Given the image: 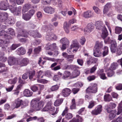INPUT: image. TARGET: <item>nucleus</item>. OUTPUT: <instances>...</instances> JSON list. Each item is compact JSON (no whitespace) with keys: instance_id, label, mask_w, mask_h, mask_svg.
I'll use <instances>...</instances> for the list:
<instances>
[{"instance_id":"f257e3e1","label":"nucleus","mask_w":122,"mask_h":122,"mask_svg":"<svg viewBox=\"0 0 122 122\" xmlns=\"http://www.w3.org/2000/svg\"><path fill=\"white\" fill-rule=\"evenodd\" d=\"M44 105V102L42 101H39L36 99L32 100L31 102V106L33 109L36 111H38L42 108Z\"/></svg>"},{"instance_id":"f03ea898","label":"nucleus","mask_w":122,"mask_h":122,"mask_svg":"<svg viewBox=\"0 0 122 122\" xmlns=\"http://www.w3.org/2000/svg\"><path fill=\"white\" fill-rule=\"evenodd\" d=\"M96 28L97 29L102 30V37L104 39L108 35V32L105 26L104 27L102 22L99 21L96 22L95 23Z\"/></svg>"},{"instance_id":"7ed1b4c3","label":"nucleus","mask_w":122,"mask_h":122,"mask_svg":"<svg viewBox=\"0 0 122 122\" xmlns=\"http://www.w3.org/2000/svg\"><path fill=\"white\" fill-rule=\"evenodd\" d=\"M103 39H104V42L106 44L110 43L111 44L110 49L112 53H115L116 51L117 45L116 41L114 40H110L109 37L106 36Z\"/></svg>"},{"instance_id":"20e7f679","label":"nucleus","mask_w":122,"mask_h":122,"mask_svg":"<svg viewBox=\"0 0 122 122\" xmlns=\"http://www.w3.org/2000/svg\"><path fill=\"white\" fill-rule=\"evenodd\" d=\"M102 46L101 43L98 41L96 42L95 45L93 50V54L95 57H98L102 55V53L100 50V48Z\"/></svg>"},{"instance_id":"39448f33","label":"nucleus","mask_w":122,"mask_h":122,"mask_svg":"<svg viewBox=\"0 0 122 122\" xmlns=\"http://www.w3.org/2000/svg\"><path fill=\"white\" fill-rule=\"evenodd\" d=\"M15 106L14 108H17L20 107L21 105L24 106H26L27 105V103L25 101H23L22 100L19 98H17L15 100Z\"/></svg>"},{"instance_id":"423d86ee","label":"nucleus","mask_w":122,"mask_h":122,"mask_svg":"<svg viewBox=\"0 0 122 122\" xmlns=\"http://www.w3.org/2000/svg\"><path fill=\"white\" fill-rule=\"evenodd\" d=\"M9 4L7 0L0 2V10H6L9 8Z\"/></svg>"},{"instance_id":"0eeeda50","label":"nucleus","mask_w":122,"mask_h":122,"mask_svg":"<svg viewBox=\"0 0 122 122\" xmlns=\"http://www.w3.org/2000/svg\"><path fill=\"white\" fill-rule=\"evenodd\" d=\"M97 86L96 84H93L92 86L88 87L86 89L87 92L89 93H94L97 91Z\"/></svg>"},{"instance_id":"6e6552de","label":"nucleus","mask_w":122,"mask_h":122,"mask_svg":"<svg viewBox=\"0 0 122 122\" xmlns=\"http://www.w3.org/2000/svg\"><path fill=\"white\" fill-rule=\"evenodd\" d=\"M9 10L12 13H14L15 15H17L20 13V9L17 8L15 5H10L9 6Z\"/></svg>"},{"instance_id":"1a4fd4ad","label":"nucleus","mask_w":122,"mask_h":122,"mask_svg":"<svg viewBox=\"0 0 122 122\" xmlns=\"http://www.w3.org/2000/svg\"><path fill=\"white\" fill-rule=\"evenodd\" d=\"M116 104L113 102H111L109 104L105 106V109L108 113H110L112 109L114 108L116 106Z\"/></svg>"},{"instance_id":"9d476101","label":"nucleus","mask_w":122,"mask_h":122,"mask_svg":"<svg viewBox=\"0 0 122 122\" xmlns=\"http://www.w3.org/2000/svg\"><path fill=\"white\" fill-rule=\"evenodd\" d=\"M102 107L101 105H98L94 110L92 111V114L94 115H97L100 114L102 111Z\"/></svg>"},{"instance_id":"9b49d317","label":"nucleus","mask_w":122,"mask_h":122,"mask_svg":"<svg viewBox=\"0 0 122 122\" xmlns=\"http://www.w3.org/2000/svg\"><path fill=\"white\" fill-rule=\"evenodd\" d=\"M94 28V25L92 23L88 24L86 27L84 29V32L85 34L91 32L93 30Z\"/></svg>"},{"instance_id":"f8f14e48","label":"nucleus","mask_w":122,"mask_h":122,"mask_svg":"<svg viewBox=\"0 0 122 122\" xmlns=\"http://www.w3.org/2000/svg\"><path fill=\"white\" fill-rule=\"evenodd\" d=\"M78 48L79 45L78 43H73L71 45L70 48L67 49V52L68 53L70 54L71 53V49H73V51H76L78 50Z\"/></svg>"},{"instance_id":"ddd939ff","label":"nucleus","mask_w":122,"mask_h":122,"mask_svg":"<svg viewBox=\"0 0 122 122\" xmlns=\"http://www.w3.org/2000/svg\"><path fill=\"white\" fill-rule=\"evenodd\" d=\"M8 64L10 66L16 64L17 62V59L12 56H9L8 59Z\"/></svg>"},{"instance_id":"4468645a","label":"nucleus","mask_w":122,"mask_h":122,"mask_svg":"<svg viewBox=\"0 0 122 122\" xmlns=\"http://www.w3.org/2000/svg\"><path fill=\"white\" fill-rule=\"evenodd\" d=\"M9 39H7V40H5L3 41V40L0 39V44H2L5 45V46L2 47V48L3 51H6L8 49L7 46L9 42Z\"/></svg>"},{"instance_id":"2eb2a0df","label":"nucleus","mask_w":122,"mask_h":122,"mask_svg":"<svg viewBox=\"0 0 122 122\" xmlns=\"http://www.w3.org/2000/svg\"><path fill=\"white\" fill-rule=\"evenodd\" d=\"M94 15V12L90 10L85 11L83 14V17L86 18L93 17Z\"/></svg>"},{"instance_id":"dca6fc26","label":"nucleus","mask_w":122,"mask_h":122,"mask_svg":"<svg viewBox=\"0 0 122 122\" xmlns=\"http://www.w3.org/2000/svg\"><path fill=\"white\" fill-rule=\"evenodd\" d=\"M8 15V14L6 12H3L0 13V21L2 22L5 21Z\"/></svg>"},{"instance_id":"f3484780","label":"nucleus","mask_w":122,"mask_h":122,"mask_svg":"<svg viewBox=\"0 0 122 122\" xmlns=\"http://www.w3.org/2000/svg\"><path fill=\"white\" fill-rule=\"evenodd\" d=\"M17 53L19 55H23L25 54L26 51L25 49L23 47L18 48L16 50Z\"/></svg>"},{"instance_id":"a211bd4d","label":"nucleus","mask_w":122,"mask_h":122,"mask_svg":"<svg viewBox=\"0 0 122 122\" xmlns=\"http://www.w3.org/2000/svg\"><path fill=\"white\" fill-rule=\"evenodd\" d=\"M71 92V90L70 89L66 88L63 90L62 93L64 97H66L69 96Z\"/></svg>"},{"instance_id":"6ab92c4d","label":"nucleus","mask_w":122,"mask_h":122,"mask_svg":"<svg viewBox=\"0 0 122 122\" xmlns=\"http://www.w3.org/2000/svg\"><path fill=\"white\" fill-rule=\"evenodd\" d=\"M29 33L31 36H32L34 38L36 37H40L41 35L37 31H30L29 32Z\"/></svg>"},{"instance_id":"aec40b11","label":"nucleus","mask_w":122,"mask_h":122,"mask_svg":"<svg viewBox=\"0 0 122 122\" xmlns=\"http://www.w3.org/2000/svg\"><path fill=\"white\" fill-rule=\"evenodd\" d=\"M80 71L77 70H74L71 74V77L72 78L76 77L80 75Z\"/></svg>"},{"instance_id":"412c9836","label":"nucleus","mask_w":122,"mask_h":122,"mask_svg":"<svg viewBox=\"0 0 122 122\" xmlns=\"http://www.w3.org/2000/svg\"><path fill=\"white\" fill-rule=\"evenodd\" d=\"M44 10L46 13L52 14L54 12L55 9L51 7H48L45 8Z\"/></svg>"},{"instance_id":"4be33fe9","label":"nucleus","mask_w":122,"mask_h":122,"mask_svg":"<svg viewBox=\"0 0 122 122\" xmlns=\"http://www.w3.org/2000/svg\"><path fill=\"white\" fill-rule=\"evenodd\" d=\"M111 6V4L110 3H107L106 5L104 8L103 13L104 14L106 13L108 11L109 9Z\"/></svg>"},{"instance_id":"5701e85b","label":"nucleus","mask_w":122,"mask_h":122,"mask_svg":"<svg viewBox=\"0 0 122 122\" xmlns=\"http://www.w3.org/2000/svg\"><path fill=\"white\" fill-rule=\"evenodd\" d=\"M29 62V60L27 58H23L20 62V65L21 66H26Z\"/></svg>"},{"instance_id":"b1692460","label":"nucleus","mask_w":122,"mask_h":122,"mask_svg":"<svg viewBox=\"0 0 122 122\" xmlns=\"http://www.w3.org/2000/svg\"><path fill=\"white\" fill-rule=\"evenodd\" d=\"M23 94L24 96L26 97H29L32 96V92L28 89H26L24 91Z\"/></svg>"},{"instance_id":"393cba45","label":"nucleus","mask_w":122,"mask_h":122,"mask_svg":"<svg viewBox=\"0 0 122 122\" xmlns=\"http://www.w3.org/2000/svg\"><path fill=\"white\" fill-rule=\"evenodd\" d=\"M110 114L109 116V118L110 119H112L114 118L116 115V111L115 110H112L109 113Z\"/></svg>"},{"instance_id":"a878e982","label":"nucleus","mask_w":122,"mask_h":122,"mask_svg":"<svg viewBox=\"0 0 122 122\" xmlns=\"http://www.w3.org/2000/svg\"><path fill=\"white\" fill-rule=\"evenodd\" d=\"M28 33L24 30H22L21 32V34H18L17 36V37L19 39V37L20 36H22L25 37H28Z\"/></svg>"},{"instance_id":"bb28decb","label":"nucleus","mask_w":122,"mask_h":122,"mask_svg":"<svg viewBox=\"0 0 122 122\" xmlns=\"http://www.w3.org/2000/svg\"><path fill=\"white\" fill-rule=\"evenodd\" d=\"M55 110V108L54 107H51L48 106H46L42 109V111H48L49 110L50 111H52L53 112H54Z\"/></svg>"},{"instance_id":"cd10ccee","label":"nucleus","mask_w":122,"mask_h":122,"mask_svg":"<svg viewBox=\"0 0 122 122\" xmlns=\"http://www.w3.org/2000/svg\"><path fill=\"white\" fill-rule=\"evenodd\" d=\"M121 113V115L122 116V101L119 104L118 107L117 112V114L118 115Z\"/></svg>"},{"instance_id":"c85d7f7f","label":"nucleus","mask_w":122,"mask_h":122,"mask_svg":"<svg viewBox=\"0 0 122 122\" xmlns=\"http://www.w3.org/2000/svg\"><path fill=\"white\" fill-rule=\"evenodd\" d=\"M64 29L66 32L68 33L69 32V25L66 22H65L64 24Z\"/></svg>"},{"instance_id":"c756f323","label":"nucleus","mask_w":122,"mask_h":122,"mask_svg":"<svg viewBox=\"0 0 122 122\" xmlns=\"http://www.w3.org/2000/svg\"><path fill=\"white\" fill-rule=\"evenodd\" d=\"M117 54L119 55L122 53V44H120L116 51Z\"/></svg>"},{"instance_id":"7c9ffc66","label":"nucleus","mask_w":122,"mask_h":122,"mask_svg":"<svg viewBox=\"0 0 122 122\" xmlns=\"http://www.w3.org/2000/svg\"><path fill=\"white\" fill-rule=\"evenodd\" d=\"M30 7V5L29 4H25L23 6L22 11L25 13L28 11Z\"/></svg>"},{"instance_id":"2f4dec72","label":"nucleus","mask_w":122,"mask_h":122,"mask_svg":"<svg viewBox=\"0 0 122 122\" xmlns=\"http://www.w3.org/2000/svg\"><path fill=\"white\" fill-rule=\"evenodd\" d=\"M7 59V57L5 55L4 53H2L0 56V60L1 62H5L6 61Z\"/></svg>"},{"instance_id":"473e14b6","label":"nucleus","mask_w":122,"mask_h":122,"mask_svg":"<svg viewBox=\"0 0 122 122\" xmlns=\"http://www.w3.org/2000/svg\"><path fill=\"white\" fill-rule=\"evenodd\" d=\"M114 73L113 70L109 68L107 71V74L108 76L111 77L114 75Z\"/></svg>"},{"instance_id":"72a5a7b5","label":"nucleus","mask_w":122,"mask_h":122,"mask_svg":"<svg viewBox=\"0 0 122 122\" xmlns=\"http://www.w3.org/2000/svg\"><path fill=\"white\" fill-rule=\"evenodd\" d=\"M115 8L116 10L120 13H122V5L116 4L115 5Z\"/></svg>"},{"instance_id":"f704fd0d","label":"nucleus","mask_w":122,"mask_h":122,"mask_svg":"<svg viewBox=\"0 0 122 122\" xmlns=\"http://www.w3.org/2000/svg\"><path fill=\"white\" fill-rule=\"evenodd\" d=\"M115 33L116 34H119L122 31V28L121 27L116 26L115 28Z\"/></svg>"},{"instance_id":"c9c22d12","label":"nucleus","mask_w":122,"mask_h":122,"mask_svg":"<svg viewBox=\"0 0 122 122\" xmlns=\"http://www.w3.org/2000/svg\"><path fill=\"white\" fill-rule=\"evenodd\" d=\"M31 17L28 14H23L22 15L23 18L26 21L29 20L31 18Z\"/></svg>"},{"instance_id":"e433bc0d","label":"nucleus","mask_w":122,"mask_h":122,"mask_svg":"<svg viewBox=\"0 0 122 122\" xmlns=\"http://www.w3.org/2000/svg\"><path fill=\"white\" fill-rule=\"evenodd\" d=\"M76 117H78V118H73L69 122H79V120H80L81 122L82 120V118L81 117L78 115H77Z\"/></svg>"},{"instance_id":"4c0bfd02","label":"nucleus","mask_w":122,"mask_h":122,"mask_svg":"<svg viewBox=\"0 0 122 122\" xmlns=\"http://www.w3.org/2000/svg\"><path fill=\"white\" fill-rule=\"evenodd\" d=\"M111 100V96L109 94H107L104 95V100L105 101H110Z\"/></svg>"},{"instance_id":"58836bf2","label":"nucleus","mask_w":122,"mask_h":122,"mask_svg":"<svg viewBox=\"0 0 122 122\" xmlns=\"http://www.w3.org/2000/svg\"><path fill=\"white\" fill-rule=\"evenodd\" d=\"M63 101L62 99L56 100L54 103V105L56 106H59L62 103Z\"/></svg>"},{"instance_id":"ea45409f","label":"nucleus","mask_w":122,"mask_h":122,"mask_svg":"<svg viewBox=\"0 0 122 122\" xmlns=\"http://www.w3.org/2000/svg\"><path fill=\"white\" fill-rule=\"evenodd\" d=\"M108 53V48L107 46H105L104 48V51L102 53L103 56L107 55Z\"/></svg>"},{"instance_id":"a19ab883","label":"nucleus","mask_w":122,"mask_h":122,"mask_svg":"<svg viewBox=\"0 0 122 122\" xmlns=\"http://www.w3.org/2000/svg\"><path fill=\"white\" fill-rule=\"evenodd\" d=\"M118 66V65L117 63H113L111 64L109 68L113 71L117 68Z\"/></svg>"},{"instance_id":"79ce46f5","label":"nucleus","mask_w":122,"mask_h":122,"mask_svg":"<svg viewBox=\"0 0 122 122\" xmlns=\"http://www.w3.org/2000/svg\"><path fill=\"white\" fill-rule=\"evenodd\" d=\"M17 81V78L16 77H15L13 79H9L8 81V82L10 84H15Z\"/></svg>"},{"instance_id":"37998d69","label":"nucleus","mask_w":122,"mask_h":122,"mask_svg":"<svg viewBox=\"0 0 122 122\" xmlns=\"http://www.w3.org/2000/svg\"><path fill=\"white\" fill-rule=\"evenodd\" d=\"M6 31H5L3 30L0 31V36L4 35L5 37H7L6 39V40H7V39L9 40V39L10 38V36L9 35H5V33H6Z\"/></svg>"},{"instance_id":"c03bdc74","label":"nucleus","mask_w":122,"mask_h":122,"mask_svg":"<svg viewBox=\"0 0 122 122\" xmlns=\"http://www.w3.org/2000/svg\"><path fill=\"white\" fill-rule=\"evenodd\" d=\"M71 74L70 72L68 71H66L64 72L63 78L65 79V78H67L70 76H71Z\"/></svg>"},{"instance_id":"a18cd8bd","label":"nucleus","mask_w":122,"mask_h":122,"mask_svg":"<svg viewBox=\"0 0 122 122\" xmlns=\"http://www.w3.org/2000/svg\"><path fill=\"white\" fill-rule=\"evenodd\" d=\"M59 87V86L57 85H56L52 86L50 88V90L51 91H55L58 90Z\"/></svg>"},{"instance_id":"49530a36","label":"nucleus","mask_w":122,"mask_h":122,"mask_svg":"<svg viewBox=\"0 0 122 122\" xmlns=\"http://www.w3.org/2000/svg\"><path fill=\"white\" fill-rule=\"evenodd\" d=\"M7 21H8V24H13L15 22V19L12 17H9Z\"/></svg>"},{"instance_id":"de8ad7c7","label":"nucleus","mask_w":122,"mask_h":122,"mask_svg":"<svg viewBox=\"0 0 122 122\" xmlns=\"http://www.w3.org/2000/svg\"><path fill=\"white\" fill-rule=\"evenodd\" d=\"M74 56L73 55L68 56L67 58V60L69 63L73 61Z\"/></svg>"},{"instance_id":"09e8293b","label":"nucleus","mask_w":122,"mask_h":122,"mask_svg":"<svg viewBox=\"0 0 122 122\" xmlns=\"http://www.w3.org/2000/svg\"><path fill=\"white\" fill-rule=\"evenodd\" d=\"M21 45L20 44H13L10 47V49L12 50H14L17 47L20 46Z\"/></svg>"},{"instance_id":"8fccbe9b","label":"nucleus","mask_w":122,"mask_h":122,"mask_svg":"<svg viewBox=\"0 0 122 122\" xmlns=\"http://www.w3.org/2000/svg\"><path fill=\"white\" fill-rule=\"evenodd\" d=\"M93 9L95 12L97 14H99L101 12L100 9L97 7L94 6L93 7Z\"/></svg>"},{"instance_id":"3c124183","label":"nucleus","mask_w":122,"mask_h":122,"mask_svg":"<svg viewBox=\"0 0 122 122\" xmlns=\"http://www.w3.org/2000/svg\"><path fill=\"white\" fill-rule=\"evenodd\" d=\"M35 71H33L30 72L29 75V78L30 80H32L33 77L35 76Z\"/></svg>"},{"instance_id":"603ef678","label":"nucleus","mask_w":122,"mask_h":122,"mask_svg":"<svg viewBox=\"0 0 122 122\" xmlns=\"http://www.w3.org/2000/svg\"><path fill=\"white\" fill-rule=\"evenodd\" d=\"M60 42L62 44H66L68 42V40L66 37L63 38L60 40Z\"/></svg>"},{"instance_id":"864d4df0","label":"nucleus","mask_w":122,"mask_h":122,"mask_svg":"<svg viewBox=\"0 0 122 122\" xmlns=\"http://www.w3.org/2000/svg\"><path fill=\"white\" fill-rule=\"evenodd\" d=\"M76 107V103L75 100L74 99H73L72 100V105L70 106V108L71 109H74Z\"/></svg>"},{"instance_id":"5fc2aeb1","label":"nucleus","mask_w":122,"mask_h":122,"mask_svg":"<svg viewBox=\"0 0 122 122\" xmlns=\"http://www.w3.org/2000/svg\"><path fill=\"white\" fill-rule=\"evenodd\" d=\"M70 69L72 70H77V69L79 68V67L78 66L76 65H70Z\"/></svg>"},{"instance_id":"6e6d98bb","label":"nucleus","mask_w":122,"mask_h":122,"mask_svg":"<svg viewBox=\"0 0 122 122\" xmlns=\"http://www.w3.org/2000/svg\"><path fill=\"white\" fill-rule=\"evenodd\" d=\"M41 46H39L38 47L34 49V53L36 54L38 53L41 51Z\"/></svg>"},{"instance_id":"4d7b16f0","label":"nucleus","mask_w":122,"mask_h":122,"mask_svg":"<svg viewBox=\"0 0 122 122\" xmlns=\"http://www.w3.org/2000/svg\"><path fill=\"white\" fill-rule=\"evenodd\" d=\"M95 102L93 101H92L89 103V105L88 108H92L95 105Z\"/></svg>"},{"instance_id":"13d9d810","label":"nucleus","mask_w":122,"mask_h":122,"mask_svg":"<svg viewBox=\"0 0 122 122\" xmlns=\"http://www.w3.org/2000/svg\"><path fill=\"white\" fill-rule=\"evenodd\" d=\"M52 33H51L47 35L46 36V39L48 40H52Z\"/></svg>"},{"instance_id":"bf43d9fd","label":"nucleus","mask_w":122,"mask_h":122,"mask_svg":"<svg viewBox=\"0 0 122 122\" xmlns=\"http://www.w3.org/2000/svg\"><path fill=\"white\" fill-rule=\"evenodd\" d=\"M8 32L10 35L13 36L15 35V33L14 32V30L12 29L9 28L8 29Z\"/></svg>"},{"instance_id":"052dcab7","label":"nucleus","mask_w":122,"mask_h":122,"mask_svg":"<svg viewBox=\"0 0 122 122\" xmlns=\"http://www.w3.org/2000/svg\"><path fill=\"white\" fill-rule=\"evenodd\" d=\"M37 118V117L36 116H35L33 117H30L27 119L26 121L27 122L36 120Z\"/></svg>"},{"instance_id":"680f3d73","label":"nucleus","mask_w":122,"mask_h":122,"mask_svg":"<svg viewBox=\"0 0 122 122\" xmlns=\"http://www.w3.org/2000/svg\"><path fill=\"white\" fill-rule=\"evenodd\" d=\"M77 62L78 64L80 65L81 66L83 65V61L82 59H78L77 60Z\"/></svg>"},{"instance_id":"e2e57ef3","label":"nucleus","mask_w":122,"mask_h":122,"mask_svg":"<svg viewBox=\"0 0 122 122\" xmlns=\"http://www.w3.org/2000/svg\"><path fill=\"white\" fill-rule=\"evenodd\" d=\"M35 12V10H31L28 12V14L31 17L34 14Z\"/></svg>"},{"instance_id":"0e129e2a","label":"nucleus","mask_w":122,"mask_h":122,"mask_svg":"<svg viewBox=\"0 0 122 122\" xmlns=\"http://www.w3.org/2000/svg\"><path fill=\"white\" fill-rule=\"evenodd\" d=\"M31 90L33 92H36L38 90V87L35 85H34L31 87Z\"/></svg>"},{"instance_id":"69168bd1","label":"nucleus","mask_w":122,"mask_h":122,"mask_svg":"<svg viewBox=\"0 0 122 122\" xmlns=\"http://www.w3.org/2000/svg\"><path fill=\"white\" fill-rule=\"evenodd\" d=\"M116 88L118 90H122V84H119L116 86Z\"/></svg>"},{"instance_id":"338daca9","label":"nucleus","mask_w":122,"mask_h":122,"mask_svg":"<svg viewBox=\"0 0 122 122\" xmlns=\"http://www.w3.org/2000/svg\"><path fill=\"white\" fill-rule=\"evenodd\" d=\"M85 41L86 40L85 38L83 37L81 38L80 40V42L81 44L83 45L84 44Z\"/></svg>"},{"instance_id":"774afa93","label":"nucleus","mask_w":122,"mask_h":122,"mask_svg":"<svg viewBox=\"0 0 122 122\" xmlns=\"http://www.w3.org/2000/svg\"><path fill=\"white\" fill-rule=\"evenodd\" d=\"M115 120L116 122H122V117L120 116Z\"/></svg>"}]
</instances>
